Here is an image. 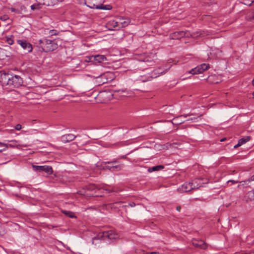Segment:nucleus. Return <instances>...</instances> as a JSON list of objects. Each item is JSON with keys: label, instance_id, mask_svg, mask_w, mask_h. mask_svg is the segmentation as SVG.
Listing matches in <instances>:
<instances>
[{"label": "nucleus", "instance_id": "7c9ffc66", "mask_svg": "<svg viewBox=\"0 0 254 254\" xmlns=\"http://www.w3.org/2000/svg\"><path fill=\"white\" fill-rule=\"evenodd\" d=\"M249 194L250 196H251L253 195V198L254 199V190H253L252 191H250L249 192Z\"/></svg>", "mask_w": 254, "mask_h": 254}, {"label": "nucleus", "instance_id": "f704fd0d", "mask_svg": "<svg viewBox=\"0 0 254 254\" xmlns=\"http://www.w3.org/2000/svg\"><path fill=\"white\" fill-rule=\"evenodd\" d=\"M144 254H160L159 253H157V252H151V253H145Z\"/></svg>", "mask_w": 254, "mask_h": 254}, {"label": "nucleus", "instance_id": "423d86ee", "mask_svg": "<svg viewBox=\"0 0 254 254\" xmlns=\"http://www.w3.org/2000/svg\"><path fill=\"white\" fill-rule=\"evenodd\" d=\"M114 74L112 72H107L97 78V81L101 84H104L114 79Z\"/></svg>", "mask_w": 254, "mask_h": 254}, {"label": "nucleus", "instance_id": "dca6fc26", "mask_svg": "<svg viewBox=\"0 0 254 254\" xmlns=\"http://www.w3.org/2000/svg\"><path fill=\"white\" fill-rule=\"evenodd\" d=\"M43 4L47 6H53L58 4L63 0H43Z\"/></svg>", "mask_w": 254, "mask_h": 254}, {"label": "nucleus", "instance_id": "9d476101", "mask_svg": "<svg viewBox=\"0 0 254 254\" xmlns=\"http://www.w3.org/2000/svg\"><path fill=\"white\" fill-rule=\"evenodd\" d=\"M33 168L35 171L40 172H45L48 174H52L53 173V169L51 166L33 165Z\"/></svg>", "mask_w": 254, "mask_h": 254}, {"label": "nucleus", "instance_id": "bb28decb", "mask_svg": "<svg viewBox=\"0 0 254 254\" xmlns=\"http://www.w3.org/2000/svg\"><path fill=\"white\" fill-rule=\"evenodd\" d=\"M151 58L149 57H145L144 59L141 60V61L147 63H153V60H151Z\"/></svg>", "mask_w": 254, "mask_h": 254}, {"label": "nucleus", "instance_id": "cd10ccee", "mask_svg": "<svg viewBox=\"0 0 254 254\" xmlns=\"http://www.w3.org/2000/svg\"><path fill=\"white\" fill-rule=\"evenodd\" d=\"M252 181H254V175L253 176H252L251 178H250L248 180L244 181V182L245 183H247V182L250 183Z\"/></svg>", "mask_w": 254, "mask_h": 254}, {"label": "nucleus", "instance_id": "f257e3e1", "mask_svg": "<svg viewBox=\"0 0 254 254\" xmlns=\"http://www.w3.org/2000/svg\"><path fill=\"white\" fill-rule=\"evenodd\" d=\"M39 47L44 52H49L57 49L58 48V44L54 40L44 38L39 40Z\"/></svg>", "mask_w": 254, "mask_h": 254}, {"label": "nucleus", "instance_id": "c9c22d12", "mask_svg": "<svg viewBox=\"0 0 254 254\" xmlns=\"http://www.w3.org/2000/svg\"><path fill=\"white\" fill-rule=\"evenodd\" d=\"M176 209L177 211H180V210L181 209V206H177Z\"/></svg>", "mask_w": 254, "mask_h": 254}, {"label": "nucleus", "instance_id": "09e8293b", "mask_svg": "<svg viewBox=\"0 0 254 254\" xmlns=\"http://www.w3.org/2000/svg\"><path fill=\"white\" fill-rule=\"evenodd\" d=\"M253 96H254V92H253Z\"/></svg>", "mask_w": 254, "mask_h": 254}, {"label": "nucleus", "instance_id": "79ce46f5", "mask_svg": "<svg viewBox=\"0 0 254 254\" xmlns=\"http://www.w3.org/2000/svg\"><path fill=\"white\" fill-rule=\"evenodd\" d=\"M94 187V186H91V189H93V188Z\"/></svg>", "mask_w": 254, "mask_h": 254}, {"label": "nucleus", "instance_id": "393cba45", "mask_svg": "<svg viewBox=\"0 0 254 254\" xmlns=\"http://www.w3.org/2000/svg\"><path fill=\"white\" fill-rule=\"evenodd\" d=\"M10 141L12 142L13 143V144H10L9 145L10 146H12V147L16 146V147H18L19 146H22V147H26V146H27V145H20L16 144V143L17 142V141H16L15 140H11Z\"/></svg>", "mask_w": 254, "mask_h": 254}, {"label": "nucleus", "instance_id": "2f4dec72", "mask_svg": "<svg viewBox=\"0 0 254 254\" xmlns=\"http://www.w3.org/2000/svg\"><path fill=\"white\" fill-rule=\"evenodd\" d=\"M128 205L129 206L132 207H134L135 206V203L134 202H131L129 203L128 204Z\"/></svg>", "mask_w": 254, "mask_h": 254}, {"label": "nucleus", "instance_id": "9b49d317", "mask_svg": "<svg viewBox=\"0 0 254 254\" xmlns=\"http://www.w3.org/2000/svg\"><path fill=\"white\" fill-rule=\"evenodd\" d=\"M89 60H86L87 62L95 61L98 63H102L107 61L106 57L104 55H97L96 56H92L88 58Z\"/></svg>", "mask_w": 254, "mask_h": 254}, {"label": "nucleus", "instance_id": "a211bd4d", "mask_svg": "<svg viewBox=\"0 0 254 254\" xmlns=\"http://www.w3.org/2000/svg\"><path fill=\"white\" fill-rule=\"evenodd\" d=\"M109 24L110 26H112L114 28H120V26H119V23H118V20H112L110 21L109 22Z\"/></svg>", "mask_w": 254, "mask_h": 254}, {"label": "nucleus", "instance_id": "37998d69", "mask_svg": "<svg viewBox=\"0 0 254 254\" xmlns=\"http://www.w3.org/2000/svg\"><path fill=\"white\" fill-rule=\"evenodd\" d=\"M252 4L254 5V0H253Z\"/></svg>", "mask_w": 254, "mask_h": 254}, {"label": "nucleus", "instance_id": "5701e85b", "mask_svg": "<svg viewBox=\"0 0 254 254\" xmlns=\"http://www.w3.org/2000/svg\"><path fill=\"white\" fill-rule=\"evenodd\" d=\"M8 145L6 144L3 143L2 142H0V152H2L4 151L7 148Z\"/></svg>", "mask_w": 254, "mask_h": 254}, {"label": "nucleus", "instance_id": "20e7f679", "mask_svg": "<svg viewBox=\"0 0 254 254\" xmlns=\"http://www.w3.org/2000/svg\"><path fill=\"white\" fill-rule=\"evenodd\" d=\"M99 238H108L110 240H116L120 238V235L114 230H109L104 231L102 233L99 234L98 236Z\"/></svg>", "mask_w": 254, "mask_h": 254}, {"label": "nucleus", "instance_id": "ddd939ff", "mask_svg": "<svg viewBox=\"0 0 254 254\" xmlns=\"http://www.w3.org/2000/svg\"><path fill=\"white\" fill-rule=\"evenodd\" d=\"M192 245L196 248H199L202 249H205L207 248V245L202 240L193 239L192 241Z\"/></svg>", "mask_w": 254, "mask_h": 254}, {"label": "nucleus", "instance_id": "58836bf2", "mask_svg": "<svg viewBox=\"0 0 254 254\" xmlns=\"http://www.w3.org/2000/svg\"><path fill=\"white\" fill-rule=\"evenodd\" d=\"M188 116V115H183V116H181V117H184L185 118H187Z\"/></svg>", "mask_w": 254, "mask_h": 254}, {"label": "nucleus", "instance_id": "a19ab883", "mask_svg": "<svg viewBox=\"0 0 254 254\" xmlns=\"http://www.w3.org/2000/svg\"><path fill=\"white\" fill-rule=\"evenodd\" d=\"M96 239H97L96 237H95L93 239V242H92L93 243L94 240H96Z\"/></svg>", "mask_w": 254, "mask_h": 254}, {"label": "nucleus", "instance_id": "f03ea898", "mask_svg": "<svg viewBox=\"0 0 254 254\" xmlns=\"http://www.w3.org/2000/svg\"><path fill=\"white\" fill-rule=\"evenodd\" d=\"M200 181L199 179H195L192 182L186 183L182 185L181 187L178 189V190L180 192H187L192 190L197 189L199 188L200 185H195L194 183Z\"/></svg>", "mask_w": 254, "mask_h": 254}, {"label": "nucleus", "instance_id": "49530a36", "mask_svg": "<svg viewBox=\"0 0 254 254\" xmlns=\"http://www.w3.org/2000/svg\"><path fill=\"white\" fill-rule=\"evenodd\" d=\"M193 119L192 118H191L190 119H189L188 120H192Z\"/></svg>", "mask_w": 254, "mask_h": 254}, {"label": "nucleus", "instance_id": "72a5a7b5", "mask_svg": "<svg viewBox=\"0 0 254 254\" xmlns=\"http://www.w3.org/2000/svg\"><path fill=\"white\" fill-rule=\"evenodd\" d=\"M241 146V144L240 143V142L238 141V143L234 146V148H236L239 146Z\"/></svg>", "mask_w": 254, "mask_h": 254}, {"label": "nucleus", "instance_id": "412c9836", "mask_svg": "<svg viewBox=\"0 0 254 254\" xmlns=\"http://www.w3.org/2000/svg\"><path fill=\"white\" fill-rule=\"evenodd\" d=\"M165 73V72H164V71L158 72L157 70H155L152 73V75H151V77L155 78V77L158 76L160 74H164Z\"/></svg>", "mask_w": 254, "mask_h": 254}, {"label": "nucleus", "instance_id": "a18cd8bd", "mask_svg": "<svg viewBox=\"0 0 254 254\" xmlns=\"http://www.w3.org/2000/svg\"><path fill=\"white\" fill-rule=\"evenodd\" d=\"M253 85H254V79H253Z\"/></svg>", "mask_w": 254, "mask_h": 254}, {"label": "nucleus", "instance_id": "2eb2a0df", "mask_svg": "<svg viewBox=\"0 0 254 254\" xmlns=\"http://www.w3.org/2000/svg\"><path fill=\"white\" fill-rule=\"evenodd\" d=\"M118 19L120 28L127 26L130 22V20L127 18L120 17Z\"/></svg>", "mask_w": 254, "mask_h": 254}, {"label": "nucleus", "instance_id": "a878e982", "mask_svg": "<svg viewBox=\"0 0 254 254\" xmlns=\"http://www.w3.org/2000/svg\"><path fill=\"white\" fill-rule=\"evenodd\" d=\"M244 4L251 5L253 0H240Z\"/></svg>", "mask_w": 254, "mask_h": 254}, {"label": "nucleus", "instance_id": "c756f323", "mask_svg": "<svg viewBox=\"0 0 254 254\" xmlns=\"http://www.w3.org/2000/svg\"><path fill=\"white\" fill-rule=\"evenodd\" d=\"M30 7H31V9H32V10H35L36 9L38 8V5H35V4L31 5Z\"/></svg>", "mask_w": 254, "mask_h": 254}, {"label": "nucleus", "instance_id": "6ab92c4d", "mask_svg": "<svg viewBox=\"0 0 254 254\" xmlns=\"http://www.w3.org/2000/svg\"><path fill=\"white\" fill-rule=\"evenodd\" d=\"M62 213L65 214V215L68 216L70 218H74L75 217L74 213L72 212L67 211V210H62Z\"/></svg>", "mask_w": 254, "mask_h": 254}, {"label": "nucleus", "instance_id": "0eeeda50", "mask_svg": "<svg viewBox=\"0 0 254 254\" xmlns=\"http://www.w3.org/2000/svg\"><path fill=\"white\" fill-rule=\"evenodd\" d=\"M209 67V65L208 64H203L191 69L189 73L192 74L201 73L208 69Z\"/></svg>", "mask_w": 254, "mask_h": 254}, {"label": "nucleus", "instance_id": "b1692460", "mask_svg": "<svg viewBox=\"0 0 254 254\" xmlns=\"http://www.w3.org/2000/svg\"><path fill=\"white\" fill-rule=\"evenodd\" d=\"M247 17L250 20L254 22V11L249 13Z\"/></svg>", "mask_w": 254, "mask_h": 254}, {"label": "nucleus", "instance_id": "6e6552de", "mask_svg": "<svg viewBox=\"0 0 254 254\" xmlns=\"http://www.w3.org/2000/svg\"><path fill=\"white\" fill-rule=\"evenodd\" d=\"M17 43L21 46L23 50L26 51L28 53L32 52L33 50L32 45L25 40H18Z\"/></svg>", "mask_w": 254, "mask_h": 254}, {"label": "nucleus", "instance_id": "1a4fd4ad", "mask_svg": "<svg viewBox=\"0 0 254 254\" xmlns=\"http://www.w3.org/2000/svg\"><path fill=\"white\" fill-rule=\"evenodd\" d=\"M11 74L6 73L4 71H0V82L3 85L9 84Z\"/></svg>", "mask_w": 254, "mask_h": 254}, {"label": "nucleus", "instance_id": "f8f14e48", "mask_svg": "<svg viewBox=\"0 0 254 254\" xmlns=\"http://www.w3.org/2000/svg\"><path fill=\"white\" fill-rule=\"evenodd\" d=\"M186 36H188L187 33L184 31H181L171 33L169 37L171 39H179Z\"/></svg>", "mask_w": 254, "mask_h": 254}, {"label": "nucleus", "instance_id": "7ed1b4c3", "mask_svg": "<svg viewBox=\"0 0 254 254\" xmlns=\"http://www.w3.org/2000/svg\"><path fill=\"white\" fill-rule=\"evenodd\" d=\"M118 162L117 160L114 159L112 161L103 162L101 165L103 169H108L111 171H120L124 166L123 164L114 165V164Z\"/></svg>", "mask_w": 254, "mask_h": 254}, {"label": "nucleus", "instance_id": "e433bc0d", "mask_svg": "<svg viewBox=\"0 0 254 254\" xmlns=\"http://www.w3.org/2000/svg\"><path fill=\"white\" fill-rule=\"evenodd\" d=\"M232 182L233 183H237L238 182V181H232V180H230V181H228V182Z\"/></svg>", "mask_w": 254, "mask_h": 254}, {"label": "nucleus", "instance_id": "ea45409f", "mask_svg": "<svg viewBox=\"0 0 254 254\" xmlns=\"http://www.w3.org/2000/svg\"><path fill=\"white\" fill-rule=\"evenodd\" d=\"M11 11H12V12H15V9H14V8H12V9H11Z\"/></svg>", "mask_w": 254, "mask_h": 254}, {"label": "nucleus", "instance_id": "4be33fe9", "mask_svg": "<svg viewBox=\"0 0 254 254\" xmlns=\"http://www.w3.org/2000/svg\"><path fill=\"white\" fill-rule=\"evenodd\" d=\"M12 36H7L5 37L6 42L9 45H12L13 44V40L12 39Z\"/></svg>", "mask_w": 254, "mask_h": 254}, {"label": "nucleus", "instance_id": "de8ad7c7", "mask_svg": "<svg viewBox=\"0 0 254 254\" xmlns=\"http://www.w3.org/2000/svg\"><path fill=\"white\" fill-rule=\"evenodd\" d=\"M123 158H126V156H124L123 157Z\"/></svg>", "mask_w": 254, "mask_h": 254}, {"label": "nucleus", "instance_id": "4c0bfd02", "mask_svg": "<svg viewBox=\"0 0 254 254\" xmlns=\"http://www.w3.org/2000/svg\"><path fill=\"white\" fill-rule=\"evenodd\" d=\"M104 189L105 190H106V191H107L108 192H109L111 191V190H108L107 189H106V188H105Z\"/></svg>", "mask_w": 254, "mask_h": 254}, {"label": "nucleus", "instance_id": "39448f33", "mask_svg": "<svg viewBox=\"0 0 254 254\" xmlns=\"http://www.w3.org/2000/svg\"><path fill=\"white\" fill-rule=\"evenodd\" d=\"M23 80L20 76L11 74L8 85L18 87L21 86Z\"/></svg>", "mask_w": 254, "mask_h": 254}, {"label": "nucleus", "instance_id": "aec40b11", "mask_svg": "<svg viewBox=\"0 0 254 254\" xmlns=\"http://www.w3.org/2000/svg\"><path fill=\"white\" fill-rule=\"evenodd\" d=\"M250 140V136H246L244 138H241L239 139V142L241 144V145H243L245 144V143L247 142Z\"/></svg>", "mask_w": 254, "mask_h": 254}, {"label": "nucleus", "instance_id": "c03bdc74", "mask_svg": "<svg viewBox=\"0 0 254 254\" xmlns=\"http://www.w3.org/2000/svg\"><path fill=\"white\" fill-rule=\"evenodd\" d=\"M178 118H176V119H174L173 120H174V121H176L177 120V119H178Z\"/></svg>", "mask_w": 254, "mask_h": 254}, {"label": "nucleus", "instance_id": "f3484780", "mask_svg": "<svg viewBox=\"0 0 254 254\" xmlns=\"http://www.w3.org/2000/svg\"><path fill=\"white\" fill-rule=\"evenodd\" d=\"M164 168V166L162 165H158L156 166H154L151 168H149L148 169V171L149 172H152L153 171H157L163 169Z\"/></svg>", "mask_w": 254, "mask_h": 254}, {"label": "nucleus", "instance_id": "4468645a", "mask_svg": "<svg viewBox=\"0 0 254 254\" xmlns=\"http://www.w3.org/2000/svg\"><path fill=\"white\" fill-rule=\"evenodd\" d=\"M76 136L72 134H67L63 135L61 137V141L64 143H66L74 140Z\"/></svg>", "mask_w": 254, "mask_h": 254}, {"label": "nucleus", "instance_id": "473e14b6", "mask_svg": "<svg viewBox=\"0 0 254 254\" xmlns=\"http://www.w3.org/2000/svg\"><path fill=\"white\" fill-rule=\"evenodd\" d=\"M199 180H200V181H198L197 183H194V185H200V186L199 187V188H200V187H201L202 186V183H201V180L200 179H199Z\"/></svg>", "mask_w": 254, "mask_h": 254}, {"label": "nucleus", "instance_id": "c85d7f7f", "mask_svg": "<svg viewBox=\"0 0 254 254\" xmlns=\"http://www.w3.org/2000/svg\"><path fill=\"white\" fill-rule=\"evenodd\" d=\"M22 128V127H21V125L20 124H17V125H16V126L15 127V128L16 130H19L21 129Z\"/></svg>", "mask_w": 254, "mask_h": 254}]
</instances>
